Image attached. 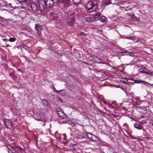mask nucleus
I'll use <instances>...</instances> for the list:
<instances>
[{"label": "nucleus", "instance_id": "1", "mask_svg": "<svg viewBox=\"0 0 153 153\" xmlns=\"http://www.w3.org/2000/svg\"><path fill=\"white\" fill-rule=\"evenodd\" d=\"M76 15L74 12H69L68 13L66 22L68 25L72 26L75 22Z\"/></svg>", "mask_w": 153, "mask_h": 153}, {"label": "nucleus", "instance_id": "2", "mask_svg": "<svg viewBox=\"0 0 153 153\" xmlns=\"http://www.w3.org/2000/svg\"><path fill=\"white\" fill-rule=\"evenodd\" d=\"M98 5L97 4H95L92 1L89 2L87 3L86 6L88 9L87 10L89 13L94 11L97 8Z\"/></svg>", "mask_w": 153, "mask_h": 153}, {"label": "nucleus", "instance_id": "3", "mask_svg": "<svg viewBox=\"0 0 153 153\" xmlns=\"http://www.w3.org/2000/svg\"><path fill=\"white\" fill-rule=\"evenodd\" d=\"M8 149L9 153H20L21 149L16 146L10 145H6L5 146Z\"/></svg>", "mask_w": 153, "mask_h": 153}, {"label": "nucleus", "instance_id": "4", "mask_svg": "<svg viewBox=\"0 0 153 153\" xmlns=\"http://www.w3.org/2000/svg\"><path fill=\"white\" fill-rule=\"evenodd\" d=\"M27 4V6L29 10H32L35 11L37 9H38L39 7L34 2H32L31 4H30V2L29 3Z\"/></svg>", "mask_w": 153, "mask_h": 153}, {"label": "nucleus", "instance_id": "5", "mask_svg": "<svg viewBox=\"0 0 153 153\" xmlns=\"http://www.w3.org/2000/svg\"><path fill=\"white\" fill-rule=\"evenodd\" d=\"M138 71L140 73H144L147 75H151L152 74L149 69L145 67L138 69Z\"/></svg>", "mask_w": 153, "mask_h": 153}, {"label": "nucleus", "instance_id": "6", "mask_svg": "<svg viewBox=\"0 0 153 153\" xmlns=\"http://www.w3.org/2000/svg\"><path fill=\"white\" fill-rule=\"evenodd\" d=\"M4 122L7 128L10 129L12 127L11 122L9 119H5L4 120Z\"/></svg>", "mask_w": 153, "mask_h": 153}, {"label": "nucleus", "instance_id": "7", "mask_svg": "<svg viewBox=\"0 0 153 153\" xmlns=\"http://www.w3.org/2000/svg\"><path fill=\"white\" fill-rule=\"evenodd\" d=\"M44 3L47 7H51L54 4L53 0H47L46 1H44Z\"/></svg>", "mask_w": 153, "mask_h": 153}, {"label": "nucleus", "instance_id": "8", "mask_svg": "<svg viewBox=\"0 0 153 153\" xmlns=\"http://www.w3.org/2000/svg\"><path fill=\"white\" fill-rule=\"evenodd\" d=\"M112 149V148L106 146H104L102 149V152L103 153H110V149Z\"/></svg>", "mask_w": 153, "mask_h": 153}, {"label": "nucleus", "instance_id": "9", "mask_svg": "<svg viewBox=\"0 0 153 153\" xmlns=\"http://www.w3.org/2000/svg\"><path fill=\"white\" fill-rule=\"evenodd\" d=\"M43 28L42 25H40L39 24H36L35 28L36 30H37V33L40 34L41 33V30Z\"/></svg>", "mask_w": 153, "mask_h": 153}, {"label": "nucleus", "instance_id": "10", "mask_svg": "<svg viewBox=\"0 0 153 153\" xmlns=\"http://www.w3.org/2000/svg\"><path fill=\"white\" fill-rule=\"evenodd\" d=\"M135 82L136 83H143L144 84H147L148 85H151L153 86V84H150L148 82H146L145 81L141 80H134Z\"/></svg>", "mask_w": 153, "mask_h": 153}, {"label": "nucleus", "instance_id": "11", "mask_svg": "<svg viewBox=\"0 0 153 153\" xmlns=\"http://www.w3.org/2000/svg\"><path fill=\"white\" fill-rule=\"evenodd\" d=\"M111 3V1L109 0H103L102 2V4L105 6H107Z\"/></svg>", "mask_w": 153, "mask_h": 153}, {"label": "nucleus", "instance_id": "12", "mask_svg": "<svg viewBox=\"0 0 153 153\" xmlns=\"http://www.w3.org/2000/svg\"><path fill=\"white\" fill-rule=\"evenodd\" d=\"M94 61L96 63H101L102 62V60L99 58L95 57L94 58Z\"/></svg>", "mask_w": 153, "mask_h": 153}, {"label": "nucleus", "instance_id": "13", "mask_svg": "<svg viewBox=\"0 0 153 153\" xmlns=\"http://www.w3.org/2000/svg\"><path fill=\"white\" fill-rule=\"evenodd\" d=\"M100 14L99 13H95L94 16V18L96 20H98L100 19Z\"/></svg>", "mask_w": 153, "mask_h": 153}, {"label": "nucleus", "instance_id": "14", "mask_svg": "<svg viewBox=\"0 0 153 153\" xmlns=\"http://www.w3.org/2000/svg\"><path fill=\"white\" fill-rule=\"evenodd\" d=\"M126 39L132 40L133 41H135V42H137L138 41V39L136 37H130L129 38H126Z\"/></svg>", "mask_w": 153, "mask_h": 153}, {"label": "nucleus", "instance_id": "15", "mask_svg": "<svg viewBox=\"0 0 153 153\" xmlns=\"http://www.w3.org/2000/svg\"><path fill=\"white\" fill-rule=\"evenodd\" d=\"M39 7L38 9H37L35 11L36 13L39 14H40L42 13V12L41 11V9L40 7L41 5L39 4Z\"/></svg>", "mask_w": 153, "mask_h": 153}, {"label": "nucleus", "instance_id": "16", "mask_svg": "<svg viewBox=\"0 0 153 153\" xmlns=\"http://www.w3.org/2000/svg\"><path fill=\"white\" fill-rule=\"evenodd\" d=\"M42 102L43 105L45 106H47L48 104V102L45 99L42 100Z\"/></svg>", "mask_w": 153, "mask_h": 153}, {"label": "nucleus", "instance_id": "17", "mask_svg": "<svg viewBox=\"0 0 153 153\" xmlns=\"http://www.w3.org/2000/svg\"><path fill=\"white\" fill-rule=\"evenodd\" d=\"M134 126L136 128L138 129H141L142 128H143V127L141 126L138 124H134Z\"/></svg>", "mask_w": 153, "mask_h": 153}, {"label": "nucleus", "instance_id": "18", "mask_svg": "<svg viewBox=\"0 0 153 153\" xmlns=\"http://www.w3.org/2000/svg\"><path fill=\"white\" fill-rule=\"evenodd\" d=\"M57 114L60 117H61L64 114V112L62 111H59L57 112Z\"/></svg>", "mask_w": 153, "mask_h": 153}, {"label": "nucleus", "instance_id": "19", "mask_svg": "<svg viewBox=\"0 0 153 153\" xmlns=\"http://www.w3.org/2000/svg\"><path fill=\"white\" fill-rule=\"evenodd\" d=\"M73 2L75 4H79L81 0H72Z\"/></svg>", "mask_w": 153, "mask_h": 153}, {"label": "nucleus", "instance_id": "20", "mask_svg": "<svg viewBox=\"0 0 153 153\" xmlns=\"http://www.w3.org/2000/svg\"><path fill=\"white\" fill-rule=\"evenodd\" d=\"M94 135L90 134L88 133L87 134V137L90 140H91L92 139V136H93Z\"/></svg>", "mask_w": 153, "mask_h": 153}, {"label": "nucleus", "instance_id": "21", "mask_svg": "<svg viewBox=\"0 0 153 153\" xmlns=\"http://www.w3.org/2000/svg\"><path fill=\"white\" fill-rule=\"evenodd\" d=\"M106 19V17L104 16H103L102 17H101L100 18V21L102 22H104L105 21V20Z\"/></svg>", "mask_w": 153, "mask_h": 153}, {"label": "nucleus", "instance_id": "22", "mask_svg": "<svg viewBox=\"0 0 153 153\" xmlns=\"http://www.w3.org/2000/svg\"><path fill=\"white\" fill-rule=\"evenodd\" d=\"M63 123H68L70 125L72 124V122L71 121L69 120H67L65 121H64L63 122Z\"/></svg>", "mask_w": 153, "mask_h": 153}, {"label": "nucleus", "instance_id": "23", "mask_svg": "<svg viewBox=\"0 0 153 153\" xmlns=\"http://www.w3.org/2000/svg\"><path fill=\"white\" fill-rule=\"evenodd\" d=\"M56 26L58 28H61L62 27L61 23L60 22H57L56 24Z\"/></svg>", "mask_w": 153, "mask_h": 153}, {"label": "nucleus", "instance_id": "24", "mask_svg": "<svg viewBox=\"0 0 153 153\" xmlns=\"http://www.w3.org/2000/svg\"><path fill=\"white\" fill-rule=\"evenodd\" d=\"M51 14L52 15V16H53V20L56 19L58 17V16L57 15H54L53 14V13H51Z\"/></svg>", "mask_w": 153, "mask_h": 153}, {"label": "nucleus", "instance_id": "25", "mask_svg": "<svg viewBox=\"0 0 153 153\" xmlns=\"http://www.w3.org/2000/svg\"><path fill=\"white\" fill-rule=\"evenodd\" d=\"M92 137H92V139L91 140H92L95 141H97L98 139L96 136L94 135Z\"/></svg>", "mask_w": 153, "mask_h": 153}, {"label": "nucleus", "instance_id": "26", "mask_svg": "<svg viewBox=\"0 0 153 153\" xmlns=\"http://www.w3.org/2000/svg\"><path fill=\"white\" fill-rule=\"evenodd\" d=\"M72 148L74 150L77 149L78 148V146L77 144H72Z\"/></svg>", "mask_w": 153, "mask_h": 153}, {"label": "nucleus", "instance_id": "27", "mask_svg": "<svg viewBox=\"0 0 153 153\" xmlns=\"http://www.w3.org/2000/svg\"><path fill=\"white\" fill-rule=\"evenodd\" d=\"M54 91L56 92H58L59 94H61V92H63V94L65 93V91L64 90H60L59 91H57V90H54Z\"/></svg>", "mask_w": 153, "mask_h": 153}, {"label": "nucleus", "instance_id": "28", "mask_svg": "<svg viewBox=\"0 0 153 153\" xmlns=\"http://www.w3.org/2000/svg\"><path fill=\"white\" fill-rule=\"evenodd\" d=\"M16 40V38L15 37H13L10 38L9 41L10 42H13L15 41Z\"/></svg>", "mask_w": 153, "mask_h": 153}, {"label": "nucleus", "instance_id": "29", "mask_svg": "<svg viewBox=\"0 0 153 153\" xmlns=\"http://www.w3.org/2000/svg\"><path fill=\"white\" fill-rule=\"evenodd\" d=\"M22 1L23 2H25L26 4L29 3L30 1V0H22Z\"/></svg>", "mask_w": 153, "mask_h": 153}, {"label": "nucleus", "instance_id": "30", "mask_svg": "<svg viewBox=\"0 0 153 153\" xmlns=\"http://www.w3.org/2000/svg\"><path fill=\"white\" fill-rule=\"evenodd\" d=\"M122 82L123 83L125 84L126 85H130V84H131V83L130 82H126L125 81H123Z\"/></svg>", "mask_w": 153, "mask_h": 153}, {"label": "nucleus", "instance_id": "31", "mask_svg": "<svg viewBox=\"0 0 153 153\" xmlns=\"http://www.w3.org/2000/svg\"><path fill=\"white\" fill-rule=\"evenodd\" d=\"M131 17H132V18L134 20H136L137 19V18L133 14H132V15L131 16Z\"/></svg>", "mask_w": 153, "mask_h": 153}, {"label": "nucleus", "instance_id": "32", "mask_svg": "<svg viewBox=\"0 0 153 153\" xmlns=\"http://www.w3.org/2000/svg\"><path fill=\"white\" fill-rule=\"evenodd\" d=\"M53 1L54 3H57L59 2V0H53Z\"/></svg>", "mask_w": 153, "mask_h": 153}, {"label": "nucleus", "instance_id": "33", "mask_svg": "<svg viewBox=\"0 0 153 153\" xmlns=\"http://www.w3.org/2000/svg\"><path fill=\"white\" fill-rule=\"evenodd\" d=\"M80 35H81V36H83V35H84V36H86V35L83 32H82V33H81Z\"/></svg>", "mask_w": 153, "mask_h": 153}, {"label": "nucleus", "instance_id": "34", "mask_svg": "<svg viewBox=\"0 0 153 153\" xmlns=\"http://www.w3.org/2000/svg\"><path fill=\"white\" fill-rule=\"evenodd\" d=\"M149 123L153 126V120H149Z\"/></svg>", "mask_w": 153, "mask_h": 153}, {"label": "nucleus", "instance_id": "35", "mask_svg": "<svg viewBox=\"0 0 153 153\" xmlns=\"http://www.w3.org/2000/svg\"><path fill=\"white\" fill-rule=\"evenodd\" d=\"M102 29L101 30H97V33H99V32L102 33Z\"/></svg>", "mask_w": 153, "mask_h": 153}, {"label": "nucleus", "instance_id": "36", "mask_svg": "<svg viewBox=\"0 0 153 153\" xmlns=\"http://www.w3.org/2000/svg\"><path fill=\"white\" fill-rule=\"evenodd\" d=\"M64 1L65 3H68L69 1V0H64Z\"/></svg>", "mask_w": 153, "mask_h": 153}, {"label": "nucleus", "instance_id": "37", "mask_svg": "<svg viewBox=\"0 0 153 153\" xmlns=\"http://www.w3.org/2000/svg\"><path fill=\"white\" fill-rule=\"evenodd\" d=\"M24 48H25L26 49V50H27V48H29V47H28V46H26V45H25L24 47Z\"/></svg>", "mask_w": 153, "mask_h": 153}, {"label": "nucleus", "instance_id": "38", "mask_svg": "<svg viewBox=\"0 0 153 153\" xmlns=\"http://www.w3.org/2000/svg\"><path fill=\"white\" fill-rule=\"evenodd\" d=\"M120 88L122 89V90H123L125 92H126H126L124 90V89L123 88H122V87H120Z\"/></svg>", "mask_w": 153, "mask_h": 153}, {"label": "nucleus", "instance_id": "39", "mask_svg": "<svg viewBox=\"0 0 153 153\" xmlns=\"http://www.w3.org/2000/svg\"><path fill=\"white\" fill-rule=\"evenodd\" d=\"M6 46L7 47H8L9 46H10V45H6Z\"/></svg>", "mask_w": 153, "mask_h": 153}, {"label": "nucleus", "instance_id": "40", "mask_svg": "<svg viewBox=\"0 0 153 153\" xmlns=\"http://www.w3.org/2000/svg\"><path fill=\"white\" fill-rule=\"evenodd\" d=\"M126 53V52H120V53Z\"/></svg>", "mask_w": 153, "mask_h": 153}, {"label": "nucleus", "instance_id": "41", "mask_svg": "<svg viewBox=\"0 0 153 153\" xmlns=\"http://www.w3.org/2000/svg\"><path fill=\"white\" fill-rule=\"evenodd\" d=\"M132 13H131V14H129L128 15H129L131 16H132Z\"/></svg>", "mask_w": 153, "mask_h": 153}, {"label": "nucleus", "instance_id": "42", "mask_svg": "<svg viewBox=\"0 0 153 153\" xmlns=\"http://www.w3.org/2000/svg\"><path fill=\"white\" fill-rule=\"evenodd\" d=\"M53 90H54H54H56L55 89V88H54V87H53Z\"/></svg>", "mask_w": 153, "mask_h": 153}, {"label": "nucleus", "instance_id": "43", "mask_svg": "<svg viewBox=\"0 0 153 153\" xmlns=\"http://www.w3.org/2000/svg\"><path fill=\"white\" fill-rule=\"evenodd\" d=\"M152 52L153 53V49L152 50Z\"/></svg>", "mask_w": 153, "mask_h": 153}, {"label": "nucleus", "instance_id": "44", "mask_svg": "<svg viewBox=\"0 0 153 153\" xmlns=\"http://www.w3.org/2000/svg\"><path fill=\"white\" fill-rule=\"evenodd\" d=\"M112 68H114V69H116V68H115V67H112Z\"/></svg>", "mask_w": 153, "mask_h": 153}, {"label": "nucleus", "instance_id": "45", "mask_svg": "<svg viewBox=\"0 0 153 153\" xmlns=\"http://www.w3.org/2000/svg\"><path fill=\"white\" fill-rule=\"evenodd\" d=\"M12 77L13 79H14V78L13 76H12Z\"/></svg>", "mask_w": 153, "mask_h": 153}, {"label": "nucleus", "instance_id": "46", "mask_svg": "<svg viewBox=\"0 0 153 153\" xmlns=\"http://www.w3.org/2000/svg\"><path fill=\"white\" fill-rule=\"evenodd\" d=\"M104 64H107V65H108L107 63H104Z\"/></svg>", "mask_w": 153, "mask_h": 153}, {"label": "nucleus", "instance_id": "47", "mask_svg": "<svg viewBox=\"0 0 153 153\" xmlns=\"http://www.w3.org/2000/svg\"><path fill=\"white\" fill-rule=\"evenodd\" d=\"M131 64V63H130L129 64H127V65H130V64Z\"/></svg>", "mask_w": 153, "mask_h": 153}, {"label": "nucleus", "instance_id": "48", "mask_svg": "<svg viewBox=\"0 0 153 153\" xmlns=\"http://www.w3.org/2000/svg\"><path fill=\"white\" fill-rule=\"evenodd\" d=\"M117 87H120V86H118Z\"/></svg>", "mask_w": 153, "mask_h": 153}, {"label": "nucleus", "instance_id": "49", "mask_svg": "<svg viewBox=\"0 0 153 153\" xmlns=\"http://www.w3.org/2000/svg\"><path fill=\"white\" fill-rule=\"evenodd\" d=\"M10 76H11V75L10 74Z\"/></svg>", "mask_w": 153, "mask_h": 153}, {"label": "nucleus", "instance_id": "50", "mask_svg": "<svg viewBox=\"0 0 153 153\" xmlns=\"http://www.w3.org/2000/svg\"><path fill=\"white\" fill-rule=\"evenodd\" d=\"M130 56H132L131 55H130Z\"/></svg>", "mask_w": 153, "mask_h": 153}, {"label": "nucleus", "instance_id": "51", "mask_svg": "<svg viewBox=\"0 0 153 153\" xmlns=\"http://www.w3.org/2000/svg\"><path fill=\"white\" fill-rule=\"evenodd\" d=\"M98 71V72H100V71Z\"/></svg>", "mask_w": 153, "mask_h": 153}]
</instances>
